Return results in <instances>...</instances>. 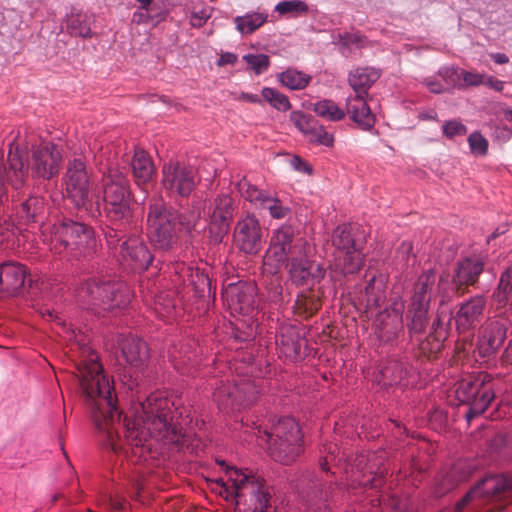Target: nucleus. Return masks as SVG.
Wrapping results in <instances>:
<instances>
[{
  "instance_id": "nucleus-1",
  "label": "nucleus",
  "mask_w": 512,
  "mask_h": 512,
  "mask_svg": "<svg viewBox=\"0 0 512 512\" xmlns=\"http://www.w3.org/2000/svg\"><path fill=\"white\" fill-rule=\"evenodd\" d=\"M77 377L92 421L107 445L114 452H123L133 462L147 459L154 442L188 447V436L174 422L173 402L165 392L151 393L135 408L133 420L120 421V412L113 397V387L96 359L81 362Z\"/></svg>"
},
{
  "instance_id": "nucleus-2",
  "label": "nucleus",
  "mask_w": 512,
  "mask_h": 512,
  "mask_svg": "<svg viewBox=\"0 0 512 512\" xmlns=\"http://www.w3.org/2000/svg\"><path fill=\"white\" fill-rule=\"evenodd\" d=\"M217 463L226 471L225 478L216 481L221 487L219 494L234 502L236 512H267L271 492L263 477L248 470L229 467L224 460H217Z\"/></svg>"
},
{
  "instance_id": "nucleus-3",
  "label": "nucleus",
  "mask_w": 512,
  "mask_h": 512,
  "mask_svg": "<svg viewBox=\"0 0 512 512\" xmlns=\"http://www.w3.org/2000/svg\"><path fill=\"white\" fill-rule=\"evenodd\" d=\"M512 493V478L491 475L483 478L456 504L455 512H500Z\"/></svg>"
},
{
  "instance_id": "nucleus-4",
  "label": "nucleus",
  "mask_w": 512,
  "mask_h": 512,
  "mask_svg": "<svg viewBox=\"0 0 512 512\" xmlns=\"http://www.w3.org/2000/svg\"><path fill=\"white\" fill-rule=\"evenodd\" d=\"M258 433V438L268 443L270 456L284 465L293 463L303 451L300 427L291 417L280 418L270 429H259Z\"/></svg>"
},
{
  "instance_id": "nucleus-5",
  "label": "nucleus",
  "mask_w": 512,
  "mask_h": 512,
  "mask_svg": "<svg viewBox=\"0 0 512 512\" xmlns=\"http://www.w3.org/2000/svg\"><path fill=\"white\" fill-rule=\"evenodd\" d=\"M51 246V249L58 254L69 250L75 256L86 255L96 250L97 240L91 227L66 219L53 226Z\"/></svg>"
},
{
  "instance_id": "nucleus-6",
  "label": "nucleus",
  "mask_w": 512,
  "mask_h": 512,
  "mask_svg": "<svg viewBox=\"0 0 512 512\" xmlns=\"http://www.w3.org/2000/svg\"><path fill=\"white\" fill-rule=\"evenodd\" d=\"M78 298L93 306H103V310L126 307L131 300L129 288L123 283L91 279L78 291Z\"/></svg>"
},
{
  "instance_id": "nucleus-7",
  "label": "nucleus",
  "mask_w": 512,
  "mask_h": 512,
  "mask_svg": "<svg viewBox=\"0 0 512 512\" xmlns=\"http://www.w3.org/2000/svg\"><path fill=\"white\" fill-rule=\"evenodd\" d=\"M436 280V273L433 270H427L414 284L407 310V326L411 333H420L426 327L430 302L436 291Z\"/></svg>"
},
{
  "instance_id": "nucleus-8",
  "label": "nucleus",
  "mask_w": 512,
  "mask_h": 512,
  "mask_svg": "<svg viewBox=\"0 0 512 512\" xmlns=\"http://www.w3.org/2000/svg\"><path fill=\"white\" fill-rule=\"evenodd\" d=\"M102 181L107 218L114 222L128 221L131 216L129 181L118 169H109Z\"/></svg>"
},
{
  "instance_id": "nucleus-9",
  "label": "nucleus",
  "mask_w": 512,
  "mask_h": 512,
  "mask_svg": "<svg viewBox=\"0 0 512 512\" xmlns=\"http://www.w3.org/2000/svg\"><path fill=\"white\" fill-rule=\"evenodd\" d=\"M332 245L335 247V252L331 267L335 272L349 275L361 269L363 253L360 243L354 238L351 225L343 224L334 230Z\"/></svg>"
},
{
  "instance_id": "nucleus-10",
  "label": "nucleus",
  "mask_w": 512,
  "mask_h": 512,
  "mask_svg": "<svg viewBox=\"0 0 512 512\" xmlns=\"http://www.w3.org/2000/svg\"><path fill=\"white\" fill-rule=\"evenodd\" d=\"M178 213L168 209L162 203L150 205L147 217V231L151 243L158 249L168 250L177 242L180 231Z\"/></svg>"
},
{
  "instance_id": "nucleus-11",
  "label": "nucleus",
  "mask_w": 512,
  "mask_h": 512,
  "mask_svg": "<svg viewBox=\"0 0 512 512\" xmlns=\"http://www.w3.org/2000/svg\"><path fill=\"white\" fill-rule=\"evenodd\" d=\"M161 185L170 198H187L197 186L193 167L179 162H169L162 168Z\"/></svg>"
},
{
  "instance_id": "nucleus-12",
  "label": "nucleus",
  "mask_w": 512,
  "mask_h": 512,
  "mask_svg": "<svg viewBox=\"0 0 512 512\" xmlns=\"http://www.w3.org/2000/svg\"><path fill=\"white\" fill-rule=\"evenodd\" d=\"M487 377L463 380L456 390L458 399L469 404L465 414L468 422L481 415L495 397L492 387L486 381Z\"/></svg>"
},
{
  "instance_id": "nucleus-13",
  "label": "nucleus",
  "mask_w": 512,
  "mask_h": 512,
  "mask_svg": "<svg viewBox=\"0 0 512 512\" xmlns=\"http://www.w3.org/2000/svg\"><path fill=\"white\" fill-rule=\"evenodd\" d=\"M306 246L307 243L303 238L295 236L292 226L283 225L273 232L265 259L266 261L273 259L276 264H281L297 255H302Z\"/></svg>"
},
{
  "instance_id": "nucleus-14",
  "label": "nucleus",
  "mask_w": 512,
  "mask_h": 512,
  "mask_svg": "<svg viewBox=\"0 0 512 512\" xmlns=\"http://www.w3.org/2000/svg\"><path fill=\"white\" fill-rule=\"evenodd\" d=\"M67 197L76 207H84L90 201L89 176L81 159L68 162L64 177Z\"/></svg>"
},
{
  "instance_id": "nucleus-15",
  "label": "nucleus",
  "mask_w": 512,
  "mask_h": 512,
  "mask_svg": "<svg viewBox=\"0 0 512 512\" xmlns=\"http://www.w3.org/2000/svg\"><path fill=\"white\" fill-rule=\"evenodd\" d=\"M61 161L58 147L50 142H42L32 150L28 167L34 176L49 180L58 174Z\"/></svg>"
},
{
  "instance_id": "nucleus-16",
  "label": "nucleus",
  "mask_w": 512,
  "mask_h": 512,
  "mask_svg": "<svg viewBox=\"0 0 512 512\" xmlns=\"http://www.w3.org/2000/svg\"><path fill=\"white\" fill-rule=\"evenodd\" d=\"M234 201L228 193L218 194L209 207V231L214 242H221L227 234L234 213Z\"/></svg>"
},
{
  "instance_id": "nucleus-17",
  "label": "nucleus",
  "mask_w": 512,
  "mask_h": 512,
  "mask_svg": "<svg viewBox=\"0 0 512 512\" xmlns=\"http://www.w3.org/2000/svg\"><path fill=\"white\" fill-rule=\"evenodd\" d=\"M403 302L395 301L375 315L373 327L378 338L383 342L396 339L403 331Z\"/></svg>"
},
{
  "instance_id": "nucleus-18",
  "label": "nucleus",
  "mask_w": 512,
  "mask_h": 512,
  "mask_svg": "<svg viewBox=\"0 0 512 512\" xmlns=\"http://www.w3.org/2000/svg\"><path fill=\"white\" fill-rule=\"evenodd\" d=\"M288 273L291 281L297 286L312 287L321 282L325 269L321 264L306 257V250L288 261Z\"/></svg>"
},
{
  "instance_id": "nucleus-19",
  "label": "nucleus",
  "mask_w": 512,
  "mask_h": 512,
  "mask_svg": "<svg viewBox=\"0 0 512 512\" xmlns=\"http://www.w3.org/2000/svg\"><path fill=\"white\" fill-rule=\"evenodd\" d=\"M236 245L247 254H256L261 249L262 230L259 220L248 214L241 219L234 232Z\"/></svg>"
},
{
  "instance_id": "nucleus-20",
  "label": "nucleus",
  "mask_w": 512,
  "mask_h": 512,
  "mask_svg": "<svg viewBox=\"0 0 512 512\" xmlns=\"http://www.w3.org/2000/svg\"><path fill=\"white\" fill-rule=\"evenodd\" d=\"M484 270V261L480 257H466L456 264L452 275V285L458 296L468 292L470 286H474Z\"/></svg>"
},
{
  "instance_id": "nucleus-21",
  "label": "nucleus",
  "mask_w": 512,
  "mask_h": 512,
  "mask_svg": "<svg viewBox=\"0 0 512 512\" xmlns=\"http://www.w3.org/2000/svg\"><path fill=\"white\" fill-rule=\"evenodd\" d=\"M487 301L483 295H475L459 304L453 319L459 333L474 329L483 318Z\"/></svg>"
},
{
  "instance_id": "nucleus-22",
  "label": "nucleus",
  "mask_w": 512,
  "mask_h": 512,
  "mask_svg": "<svg viewBox=\"0 0 512 512\" xmlns=\"http://www.w3.org/2000/svg\"><path fill=\"white\" fill-rule=\"evenodd\" d=\"M506 339V326L501 320H487L479 330L478 350L483 357L494 354Z\"/></svg>"
},
{
  "instance_id": "nucleus-23",
  "label": "nucleus",
  "mask_w": 512,
  "mask_h": 512,
  "mask_svg": "<svg viewBox=\"0 0 512 512\" xmlns=\"http://www.w3.org/2000/svg\"><path fill=\"white\" fill-rule=\"evenodd\" d=\"M250 388V385L237 386L230 383H222L216 387L213 393V400L221 410L245 406L254 399L253 395L249 393Z\"/></svg>"
},
{
  "instance_id": "nucleus-24",
  "label": "nucleus",
  "mask_w": 512,
  "mask_h": 512,
  "mask_svg": "<svg viewBox=\"0 0 512 512\" xmlns=\"http://www.w3.org/2000/svg\"><path fill=\"white\" fill-rule=\"evenodd\" d=\"M119 255L133 269H147L152 262V255L144 242L138 237H129L120 245Z\"/></svg>"
},
{
  "instance_id": "nucleus-25",
  "label": "nucleus",
  "mask_w": 512,
  "mask_h": 512,
  "mask_svg": "<svg viewBox=\"0 0 512 512\" xmlns=\"http://www.w3.org/2000/svg\"><path fill=\"white\" fill-rule=\"evenodd\" d=\"M291 121L309 141L328 147L333 145V135L319 125L312 116L297 111L291 114Z\"/></svg>"
},
{
  "instance_id": "nucleus-26",
  "label": "nucleus",
  "mask_w": 512,
  "mask_h": 512,
  "mask_svg": "<svg viewBox=\"0 0 512 512\" xmlns=\"http://www.w3.org/2000/svg\"><path fill=\"white\" fill-rule=\"evenodd\" d=\"M8 163L9 169L0 161V204L6 195L5 181H8L15 189L21 188L24 184V162L18 152L9 151Z\"/></svg>"
},
{
  "instance_id": "nucleus-27",
  "label": "nucleus",
  "mask_w": 512,
  "mask_h": 512,
  "mask_svg": "<svg viewBox=\"0 0 512 512\" xmlns=\"http://www.w3.org/2000/svg\"><path fill=\"white\" fill-rule=\"evenodd\" d=\"M363 93H355L346 100V112L350 115L353 122L359 125L363 130H369L375 123V117L364 98Z\"/></svg>"
},
{
  "instance_id": "nucleus-28",
  "label": "nucleus",
  "mask_w": 512,
  "mask_h": 512,
  "mask_svg": "<svg viewBox=\"0 0 512 512\" xmlns=\"http://www.w3.org/2000/svg\"><path fill=\"white\" fill-rule=\"evenodd\" d=\"M131 169L136 184L142 187L144 192H147L149 184L154 179L155 168L150 156L144 150H135L131 161Z\"/></svg>"
},
{
  "instance_id": "nucleus-29",
  "label": "nucleus",
  "mask_w": 512,
  "mask_h": 512,
  "mask_svg": "<svg viewBox=\"0 0 512 512\" xmlns=\"http://www.w3.org/2000/svg\"><path fill=\"white\" fill-rule=\"evenodd\" d=\"M386 299L385 279L382 276L372 275L365 286L362 302L365 306V314L372 317L374 311L381 307Z\"/></svg>"
},
{
  "instance_id": "nucleus-30",
  "label": "nucleus",
  "mask_w": 512,
  "mask_h": 512,
  "mask_svg": "<svg viewBox=\"0 0 512 512\" xmlns=\"http://www.w3.org/2000/svg\"><path fill=\"white\" fill-rule=\"evenodd\" d=\"M0 273L3 279V291L14 294L23 287L27 270L19 263L6 262L0 264Z\"/></svg>"
},
{
  "instance_id": "nucleus-31",
  "label": "nucleus",
  "mask_w": 512,
  "mask_h": 512,
  "mask_svg": "<svg viewBox=\"0 0 512 512\" xmlns=\"http://www.w3.org/2000/svg\"><path fill=\"white\" fill-rule=\"evenodd\" d=\"M120 347L123 357L132 366H140L148 357L147 345L139 338L124 337L120 342Z\"/></svg>"
},
{
  "instance_id": "nucleus-32",
  "label": "nucleus",
  "mask_w": 512,
  "mask_h": 512,
  "mask_svg": "<svg viewBox=\"0 0 512 512\" xmlns=\"http://www.w3.org/2000/svg\"><path fill=\"white\" fill-rule=\"evenodd\" d=\"M380 70L373 67H358L350 72L349 84L355 93L367 94L368 89L380 78Z\"/></svg>"
},
{
  "instance_id": "nucleus-33",
  "label": "nucleus",
  "mask_w": 512,
  "mask_h": 512,
  "mask_svg": "<svg viewBox=\"0 0 512 512\" xmlns=\"http://www.w3.org/2000/svg\"><path fill=\"white\" fill-rule=\"evenodd\" d=\"M320 307V297L310 288L298 295L295 301L294 311L297 315L308 318L314 315Z\"/></svg>"
},
{
  "instance_id": "nucleus-34",
  "label": "nucleus",
  "mask_w": 512,
  "mask_h": 512,
  "mask_svg": "<svg viewBox=\"0 0 512 512\" xmlns=\"http://www.w3.org/2000/svg\"><path fill=\"white\" fill-rule=\"evenodd\" d=\"M267 18V14L252 12L235 17L234 23L241 34H252L267 21Z\"/></svg>"
},
{
  "instance_id": "nucleus-35",
  "label": "nucleus",
  "mask_w": 512,
  "mask_h": 512,
  "mask_svg": "<svg viewBox=\"0 0 512 512\" xmlns=\"http://www.w3.org/2000/svg\"><path fill=\"white\" fill-rule=\"evenodd\" d=\"M67 30L73 36L87 38L91 36L90 18L82 12H72L67 17Z\"/></svg>"
},
{
  "instance_id": "nucleus-36",
  "label": "nucleus",
  "mask_w": 512,
  "mask_h": 512,
  "mask_svg": "<svg viewBox=\"0 0 512 512\" xmlns=\"http://www.w3.org/2000/svg\"><path fill=\"white\" fill-rule=\"evenodd\" d=\"M278 81L290 90H302L307 87L311 77L296 69H287L277 75Z\"/></svg>"
},
{
  "instance_id": "nucleus-37",
  "label": "nucleus",
  "mask_w": 512,
  "mask_h": 512,
  "mask_svg": "<svg viewBox=\"0 0 512 512\" xmlns=\"http://www.w3.org/2000/svg\"><path fill=\"white\" fill-rule=\"evenodd\" d=\"M312 110L319 117L329 121H340L345 116V111L331 100H322L312 104Z\"/></svg>"
},
{
  "instance_id": "nucleus-38",
  "label": "nucleus",
  "mask_w": 512,
  "mask_h": 512,
  "mask_svg": "<svg viewBox=\"0 0 512 512\" xmlns=\"http://www.w3.org/2000/svg\"><path fill=\"white\" fill-rule=\"evenodd\" d=\"M511 292L512 268H508L501 274L498 287L493 293V299L498 304V306H506L509 303Z\"/></svg>"
},
{
  "instance_id": "nucleus-39",
  "label": "nucleus",
  "mask_w": 512,
  "mask_h": 512,
  "mask_svg": "<svg viewBox=\"0 0 512 512\" xmlns=\"http://www.w3.org/2000/svg\"><path fill=\"white\" fill-rule=\"evenodd\" d=\"M237 189L245 200L253 203L259 208H261L264 200H266L269 196V193L258 189L256 186L249 183L246 179H242L238 182Z\"/></svg>"
},
{
  "instance_id": "nucleus-40",
  "label": "nucleus",
  "mask_w": 512,
  "mask_h": 512,
  "mask_svg": "<svg viewBox=\"0 0 512 512\" xmlns=\"http://www.w3.org/2000/svg\"><path fill=\"white\" fill-rule=\"evenodd\" d=\"M237 189L245 200L253 203L259 208H261L264 200H266L269 196V193L258 189L256 186L249 183L246 179H242L238 182Z\"/></svg>"
},
{
  "instance_id": "nucleus-41",
  "label": "nucleus",
  "mask_w": 512,
  "mask_h": 512,
  "mask_svg": "<svg viewBox=\"0 0 512 512\" xmlns=\"http://www.w3.org/2000/svg\"><path fill=\"white\" fill-rule=\"evenodd\" d=\"M261 97L278 111L286 112L291 108L288 97L274 88L264 87Z\"/></svg>"
},
{
  "instance_id": "nucleus-42",
  "label": "nucleus",
  "mask_w": 512,
  "mask_h": 512,
  "mask_svg": "<svg viewBox=\"0 0 512 512\" xmlns=\"http://www.w3.org/2000/svg\"><path fill=\"white\" fill-rule=\"evenodd\" d=\"M275 11L281 15L297 17L309 11L308 5L302 0L281 1L275 6Z\"/></svg>"
},
{
  "instance_id": "nucleus-43",
  "label": "nucleus",
  "mask_w": 512,
  "mask_h": 512,
  "mask_svg": "<svg viewBox=\"0 0 512 512\" xmlns=\"http://www.w3.org/2000/svg\"><path fill=\"white\" fill-rule=\"evenodd\" d=\"M201 209L198 204L193 202L192 208L185 211L184 213L178 214L177 222L180 231L185 230L187 232L194 229L200 220Z\"/></svg>"
},
{
  "instance_id": "nucleus-44",
  "label": "nucleus",
  "mask_w": 512,
  "mask_h": 512,
  "mask_svg": "<svg viewBox=\"0 0 512 512\" xmlns=\"http://www.w3.org/2000/svg\"><path fill=\"white\" fill-rule=\"evenodd\" d=\"M262 209L269 211V214L274 219H284L290 213V208L284 205L278 198L273 197L269 194L266 200H264Z\"/></svg>"
},
{
  "instance_id": "nucleus-45",
  "label": "nucleus",
  "mask_w": 512,
  "mask_h": 512,
  "mask_svg": "<svg viewBox=\"0 0 512 512\" xmlns=\"http://www.w3.org/2000/svg\"><path fill=\"white\" fill-rule=\"evenodd\" d=\"M243 60L256 75L266 72L270 66V59L265 54H246Z\"/></svg>"
},
{
  "instance_id": "nucleus-46",
  "label": "nucleus",
  "mask_w": 512,
  "mask_h": 512,
  "mask_svg": "<svg viewBox=\"0 0 512 512\" xmlns=\"http://www.w3.org/2000/svg\"><path fill=\"white\" fill-rule=\"evenodd\" d=\"M116 227H108L105 231V237L107 240V244L111 249L119 250L120 251V245L124 241L125 233L119 229V226H121L122 222H127L126 220L114 222L111 221Z\"/></svg>"
},
{
  "instance_id": "nucleus-47",
  "label": "nucleus",
  "mask_w": 512,
  "mask_h": 512,
  "mask_svg": "<svg viewBox=\"0 0 512 512\" xmlns=\"http://www.w3.org/2000/svg\"><path fill=\"white\" fill-rule=\"evenodd\" d=\"M407 372L397 362H392L382 369V375L388 384H398L406 376Z\"/></svg>"
},
{
  "instance_id": "nucleus-48",
  "label": "nucleus",
  "mask_w": 512,
  "mask_h": 512,
  "mask_svg": "<svg viewBox=\"0 0 512 512\" xmlns=\"http://www.w3.org/2000/svg\"><path fill=\"white\" fill-rule=\"evenodd\" d=\"M43 209V200L31 197L22 203L23 216L27 221L34 219Z\"/></svg>"
},
{
  "instance_id": "nucleus-49",
  "label": "nucleus",
  "mask_w": 512,
  "mask_h": 512,
  "mask_svg": "<svg viewBox=\"0 0 512 512\" xmlns=\"http://www.w3.org/2000/svg\"><path fill=\"white\" fill-rule=\"evenodd\" d=\"M469 147L475 155L485 156L488 152V141L479 132H473L468 137Z\"/></svg>"
},
{
  "instance_id": "nucleus-50",
  "label": "nucleus",
  "mask_w": 512,
  "mask_h": 512,
  "mask_svg": "<svg viewBox=\"0 0 512 512\" xmlns=\"http://www.w3.org/2000/svg\"><path fill=\"white\" fill-rule=\"evenodd\" d=\"M443 135L449 139L455 136H463L467 133V128L464 124L457 120H449L442 125Z\"/></svg>"
},
{
  "instance_id": "nucleus-51",
  "label": "nucleus",
  "mask_w": 512,
  "mask_h": 512,
  "mask_svg": "<svg viewBox=\"0 0 512 512\" xmlns=\"http://www.w3.org/2000/svg\"><path fill=\"white\" fill-rule=\"evenodd\" d=\"M460 78L463 79L465 86H479L484 83L485 77L477 72L460 70Z\"/></svg>"
},
{
  "instance_id": "nucleus-52",
  "label": "nucleus",
  "mask_w": 512,
  "mask_h": 512,
  "mask_svg": "<svg viewBox=\"0 0 512 512\" xmlns=\"http://www.w3.org/2000/svg\"><path fill=\"white\" fill-rule=\"evenodd\" d=\"M253 290L252 286H244L240 288L238 293L235 295L237 302L241 305V309L249 307L252 304Z\"/></svg>"
},
{
  "instance_id": "nucleus-53",
  "label": "nucleus",
  "mask_w": 512,
  "mask_h": 512,
  "mask_svg": "<svg viewBox=\"0 0 512 512\" xmlns=\"http://www.w3.org/2000/svg\"><path fill=\"white\" fill-rule=\"evenodd\" d=\"M412 250H413L412 243L409 241H404L398 247L396 256L405 265H409V261H410L411 257H413Z\"/></svg>"
},
{
  "instance_id": "nucleus-54",
  "label": "nucleus",
  "mask_w": 512,
  "mask_h": 512,
  "mask_svg": "<svg viewBox=\"0 0 512 512\" xmlns=\"http://www.w3.org/2000/svg\"><path fill=\"white\" fill-rule=\"evenodd\" d=\"M439 75L448 83L455 84L460 79V71L454 67H443L439 70Z\"/></svg>"
},
{
  "instance_id": "nucleus-55",
  "label": "nucleus",
  "mask_w": 512,
  "mask_h": 512,
  "mask_svg": "<svg viewBox=\"0 0 512 512\" xmlns=\"http://www.w3.org/2000/svg\"><path fill=\"white\" fill-rule=\"evenodd\" d=\"M209 18V14L205 11L193 12L191 15V25L194 27H201Z\"/></svg>"
},
{
  "instance_id": "nucleus-56",
  "label": "nucleus",
  "mask_w": 512,
  "mask_h": 512,
  "mask_svg": "<svg viewBox=\"0 0 512 512\" xmlns=\"http://www.w3.org/2000/svg\"><path fill=\"white\" fill-rule=\"evenodd\" d=\"M238 60V57L234 53L225 52L220 55V58L218 59L217 65L218 66H224V65H234L236 64Z\"/></svg>"
},
{
  "instance_id": "nucleus-57",
  "label": "nucleus",
  "mask_w": 512,
  "mask_h": 512,
  "mask_svg": "<svg viewBox=\"0 0 512 512\" xmlns=\"http://www.w3.org/2000/svg\"><path fill=\"white\" fill-rule=\"evenodd\" d=\"M292 167L300 172H309L310 168L309 166L300 158L297 156H294L290 161Z\"/></svg>"
},
{
  "instance_id": "nucleus-58",
  "label": "nucleus",
  "mask_w": 512,
  "mask_h": 512,
  "mask_svg": "<svg viewBox=\"0 0 512 512\" xmlns=\"http://www.w3.org/2000/svg\"><path fill=\"white\" fill-rule=\"evenodd\" d=\"M483 84L489 86L490 88L498 92L502 91L504 87V83L501 80H498L494 77H488L486 80L484 79Z\"/></svg>"
},
{
  "instance_id": "nucleus-59",
  "label": "nucleus",
  "mask_w": 512,
  "mask_h": 512,
  "mask_svg": "<svg viewBox=\"0 0 512 512\" xmlns=\"http://www.w3.org/2000/svg\"><path fill=\"white\" fill-rule=\"evenodd\" d=\"M425 85L428 87V89L431 92L436 93V94L442 93L445 90L443 88L442 84L440 82H438L437 80L426 79Z\"/></svg>"
},
{
  "instance_id": "nucleus-60",
  "label": "nucleus",
  "mask_w": 512,
  "mask_h": 512,
  "mask_svg": "<svg viewBox=\"0 0 512 512\" xmlns=\"http://www.w3.org/2000/svg\"><path fill=\"white\" fill-rule=\"evenodd\" d=\"M147 11L148 9L145 10L140 7L138 11L133 13L132 21L138 24L146 22L149 18Z\"/></svg>"
},
{
  "instance_id": "nucleus-61",
  "label": "nucleus",
  "mask_w": 512,
  "mask_h": 512,
  "mask_svg": "<svg viewBox=\"0 0 512 512\" xmlns=\"http://www.w3.org/2000/svg\"><path fill=\"white\" fill-rule=\"evenodd\" d=\"M239 99L249 102V103H261V97L257 94H251V93H241Z\"/></svg>"
},
{
  "instance_id": "nucleus-62",
  "label": "nucleus",
  "mask_w": 512,
  "mask_h": 512,
  "mask_svg": "<svg viewBox=\"0 0 512 512\" xmlns=\"http://www.w3.org/2000/svg\"><path fill=\"white\" fill-rule=\"evenodd\" d=\"M502 358L504 362L512 364V339L509 341Z\"/></svg>"
},
{
  "instance_id": "nucleus-63",
  "label": "nucleus",
  "mask_w": 512,
  "mask_h": 512,
  "mask_svg": "<svg viewBox=\"0 0 512 512\" xmlns=\"http://www.w3.org/2000/svg\"><path fill=\"white\" fill-rule=\"evenodd\" d=\"M491 58L497 63V64H506L509 62V58L504 53H494L491 54Z\"/></svg>"
},
{
  "instance_id": "nucleus-64",
  "label": "nucleus",
  "mask_w": 512,
  "mask_h": 512,
  "mask_svg": "<svg viewBox=\"0 0 512 512\" xmlns=\"http://www.w3.org/2000/svg\"><path fill=\"white\" fill-rule=\"evenodd\" d=\"M362 484L365 486L369 485L372 488H378L382 484V479L374 477L372 480H368L366 482H363Z\"/></svg>"
}]
</instances>
